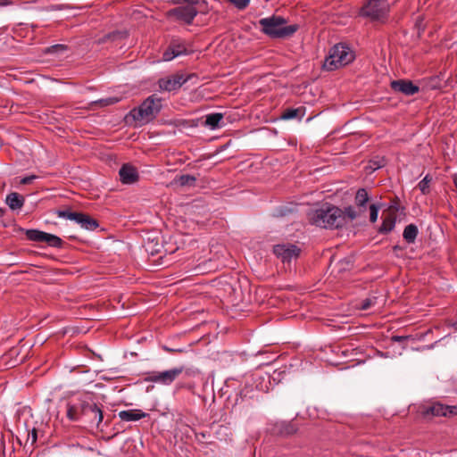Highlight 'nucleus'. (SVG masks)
<instances>
[{
    "label": "nucleus",
    "instance_id": "obj_21",
    "mask_svg": "<svg viewBox=\"0 0 457 457\" xmlns=\"http://www.w3.org/2000/svg\"><path fill=\"white\" fill-rule=\"evenodd\" d=\"M42 54H59V55L65 54L66 56H69L71 54L69 53V46L64 45V44H56V45H53L48 47H45L44 49H42Z\"/></svg>",
    "mask_w": 457,
    "mask_h": 457
},
{
    "label": "nucleus",
    "instance_id": "obj_26",
    "mask_svg": "<svg viewBox=\"0 0 457 457\" xmlns=\"http://www.w3.org/2000/svg\"><path fill=\"white\" fill-rule=\"evenodd\" d=\"M222 118V114L219 112L208 114L205 116L204 124L211 128L212 129H215L219 128V124Z\"/></svg>",
    "mask_w": 457,
    "mask_h": 457
},
{
    "label": "nucleus",
    "instance_id": "obj_34",
    "mask_svg": "<svg viewBox=\"0 0 457 457\" xmlns=\"http://www.w3.org/2000/svg\"><path fill=\"white\" fill-rule=\"evenodd\" d=\"M120 99L118 97H107L99 100L101 106H108L118 103Z\"/></svg>",
    "mask_w": 457,
    "mask_h": 457
},
{
    "label": "nucleus",
    "instance_id": "obj_12",
    "mask_svg": "<svg viewBox=\"0 0 457 457\" xmlns=\"http://www.w3.org/2000/svg\"><path fill=\"white\" fill-rule=\"evenodd\" d=\"M423 413L425 415H432L437 417H453L457 415V405L443 404L439 402L432 403L427 407Z\"/></svg>",
    "mask_w": 457,
    "mask_h": 457
},
{
    "label": "nucleus",
    "instance_id": "obj_18",
    "mask_svg": "<svg viewBox=\"0 0 457 457\" xmlns=\"http://www.w3.org/2000/svg\"><path fill=\"white\" fill-rule=\"evenodd\" d=\"M353 59H324L322 69L332 71L348 65Z\"/></svg>",
    "mask_w": 457,
    "mask_h": 457
},
{
    "label": "nucleus",
    "instance_id": "obj_19",
    "mask_svg": "<svg viewBox=\"0 0 457 457\" xmlns=\"http://www.w3.org/2000/svg\"><path fill=\"white\" fill-rule=\"evenodd\" d=\"M305 115V107L287 108L281 113L282 120H301Z\"/></svg>",
    "mask_w": 457,
    "mask_h": 457
},
{
    "label": "nucleus",
    "instance_id": "obj_5",
    "mask_svg": "<svg viewBox=\"0 0 457 457\" xmlns=\"http://www.w3.org/2000/svg\"><path fill=\"white\" fill-rule=\"evenodd\" d=\"M161 110L162 99L155 95H151L138 107L133 108L129 115L134 120L148 123L156 118Z\"/></svg>",
    "mask_w": 457,
    "mask_h": 457
},
{
    "label": "nucleus",
    "instance_id": "obj_3",
    "mask_svg": "<svg viewBox=\"0 0 457 457\" xmlns=\"http://www.w3.org/2000/svg\"><path fill=\"white\" fill-rule=\"evenodd\" d=\"M370 199V197L367 189L359 188L354 196V204L345 207L344 209L347 221H353L356 219L365 217ZM380 208V203H374L369 205L370 221L371 223L377 221Z\"/></svg>",
    "mask_w": 457,
    "mask_h": 457
},
{
    "label": "nucleus",
    "instance_id": "obj_24",
    "mask_svg": "<svg viewBox=\"0 0 457 457\" xmlns=\"http://www.w3.org/2000/svg\"><path fill=\"white\" fill-rule=\"evenodd\" d=\"M395 226V218L394 216H387L383 219L381 226L378 228L379 234H388L391 232Z\"/></svg>",
    "mask_w": 457,
    "mask_h": 457
},
{
    "label": "nucleus",
    "instance_id": "obj_40",
    "mask_svg": "<svg viewBox=\"0 0 457 457\" xmlns=\"http://www.w3.org/2000/svg\"><path fill=\"white\" fill-rule=\"evenodd\" d=\"M0 453H5V446H4V441L3 438V435L0 432Z\"/></svg>",
    "mask_w": 457,
    "mask_h": 457
},
{
    "label": "nucleus",
    "instance_id": "obj_43",
    "mask_svg": "<svg viewBox=\"0 0 457 457\" xmlns=\"http://www.w3.org/2000/svg\"><path fill=\"white\" fill-rule=\"evenodd\" d=\"M402 339H403V337H399V336H395V337H393V340H394V341H396V342H400Z\"/></svg>",
    "mask_w": 457,
    "mask_h": 457
},
{
    "label": "nucleus",
    "instance_id": "obj_7",
    "mask_svg": "<svg viewBox=\"0 0 457 457\" xmlns=\"http://www.w3.org/2000/svg\"><path fill=\"white\" fill-rule=\"evenodd\" d=\"M196 78L197 76L195 73L186 75L178 72L159 79L157 85L161 92H177L186 82Z\"/></svg>",
    "mask_w": 457,
    "mask_h": 457
},
{
    "label": "nucleus",
    "instance_id": "obj_30",
    "mask_svg": "<svg viewBox=\"0 0 457 457\" xmlns=\"http://www.w3.org/2000/svg\"><path fill=\"white\" fill-rule=\"evenodd\" d=\"M24 427L26 428V432H27V441H26V444L28 442H30V445H33L36 442H37V431L35 428H32L31 429H29L27 428V424L24 423Z\"/></svg>",
    "mask_w": 457,
    "mask_h": 457
},
{
    "label": "nucleus",
    "instance_id": "obj_27",
    "mask_svg": "<svg viewBox=\"0 0 457 457\" xmlns=\"http://www.w3.org/2000/svg\"><path fill=\"white\" fill-rule=\"evenodd\" d=\"M79 225L81 226V228L88 230H95L96 228L99 227L98 221L87 214H84V217L81 220Z\"/></svg>",
    "mask_w": 457,
    "mask_h": 457
},
{
    "label": "nucleus",
    "instance_id": "obj_22",
    "mask_svg": "<svg viewBox=\"0 0 457 457\" xmlns=\"http://www.w3.org/2000/svg\"><path fill=\"white\" fill-rule=\"evenodd\" d=\"M22 232L25 233L26 238L29 241L37 242V243H42L45 239V237L46 235V232L39 230V229H21Z\"/></svg>",
    "mask_w": 457,
    "mask_h": 457
},
{
    "label": "nucleus",
    "instance_id": "obj_37",
    "mask_svg": "<svg viewBox=\"0 0 457 457\" xmlns=\"http://www.w3.org/2000/svg\"><path fill=\"white\" fill-rule=\"evenodd\" d=\"M85 213L82 212H73V217L71 220H74L78 224H80L81 220L83 219Z\"/></svg>",
    "mask_w": 457,
    "mask_h": 457
},
{
    "label": "nucleus",
    "instance_id": "obj_42",
    "mask_svg": "<svg viewBox=\"0 0 457 457\" xmlns=\"http://www.w3.org/2000/svg\"><path fill=\"white\" fill-rule=\"evenodd\" d=\"M382 166H383V163H378V162H375V166H371V165H370V167H371L373 170H377V169H378V168H380V167H382Z\"/></svg>",
    "mask_w": 457,
    "mask_h": 457
},
{
    "label": "nucleus",
    "instance_id": "obj_6",
    "mask_svg": "<svg viewBox=\"0 0 457 457\" xmlns=\"http://www.w3.org/2000/svg\"><path fill=\"white\" fill-rule=\"evenodd\" d=\"M388 0H368L360 9L359 15L370 21H384L389 12Z\"/></svg>",
    "mask_w": 457,
    "mask_h": 457
},
{
    "label": "nucleus",
    "instance_id": "obj_13",
    "mask_svg": "<svg viewBox=\"0 0 457 457\" xmlns=\"http://www.w3.org/2000/svg\"><path fill=\"white\" fill-rule=\"evenodd\" d=\"M390 86L394 91L400 92L408 96L415 95L420 90L418 86L406 79L393 80Z\"/></svg>",
    "mask_w": 457,
    "mask_h": 457
},
{
    "label": "nucleus",
    "instance_id": "obj_39",
    "mask_svg": "<svg viewBox=\"0 0 457 457\" xmlns=\"http://www.w3.org/2000/svg\"><path fill=\"white\" fill-rule=\"evenodd\" d=\"M296 431V428L292 424H287L285 427L284 433L287 435L294 434Z\"/></svg>",
    "mask_w": 457,
    "mask_h": 457
},
{
    "label": "nucleus",
    "instance_id": "obj_29",
    "mask_svg": "<svg viewBox=\"0 0 457 457\" xmlns=\"http://www.w3.org/2000/svg\"><path fill=\"white\" fill-rule=\"evenodd\" d=\"M431 182V178L429 175H426L418 184V187L423 195H427L428 193L429 183Z\"/></svg>",
    "mask_w": 457,
    "mask_h": 457
},
{
    "label": "nucleus",
    "instance_id": "obj_1",
    "mask_svg": "<svg viewBox=\"0 0 457 457\" xmlns=\"http://www.w3.org/2000/svg\"><path fill=\"white\" fill-rule=\"evenodd\" d=\"M102 407L91 395H83L68 401L66 416L70 420L80 422L87 427L99 428L104 419Z\"/></svg>",
    "mask_w": 457,
    "mask_h": 457
},
{
    "label": "nucleus",
    "instance_id": "obj_23",
    "mask_svg": "<svg viewBox=\"0 0 457 457\" xmlns=\"http://www.w3.org/2000/svg\"><path fill=\"white\" fill-rule=\"evenodd\" d=\"M418 233V227L414 224H409L403 229V237L408 244H413Z\"/></svg>",
    "mask_w": 457,
    "mask_h": 457
},
{
    "label": "nucleus",
    "instance_id": "obj_11",
    "mask_svg": "<svg viewBox=\"0 0 457 457\" xmlns=\"http://www.w3.org/2000/svg\"><path fill=\"white\" fill-rule=\"evenodd\" d=\"M300 248L293 244L276 245L273 247L274 254L283 262H290L300 254Z\"/></svg>",
    "mask_w": 457,
    "mask_h": 457
},
{
    "label": "nucleus",
    "instance_id": "obj_46",
    "mask_svg": "<svg viewBox=\"0 0 457 457\" xmlns=\"http://www.w3.org/2000/svg\"><path fill=\"white\" fill-rule=\"evenodd\" d=\"M394 249H395V250H396V249H400V247H399L398 245H395V246L394 247Z\"/></svg>",
    "mask_w": 457,
    "mask_h": 457
},
{
    "label": "nucleus",
    "instance_id": "obj_35",
    "mask_svg": "<svg viewBox=\"0 0 457 457\" xmlns=\"http://www.w3.org/2000/svg\"><path fill=\"white\" fill-rule=\"evenodd\" d=\"M239 295L236 288H232V292H230V303H232L234 306L237 305V303H234L235 301H241V295Z\"/></svg>",
    "mask_w": 457,
    "mask_h": 457
},
{
    "label": "nucleus",
    "instance_id": "obj_25",
    "mask_svg": "<svg viewBox=\"0 0 457 457\" xmlns=\"http://www.w3.org/2000/svg\"><path fill=\"white\" fill-rule=\"evenodd\" d=\"M43 242L46 243L48 246L58 249L63 248V245L65 244L61 237L47 232Z\"/></svg>",
    "mask_w": 457,
    "mask_h": 457
},
{
    "label": "nucleus",
    "instance_id": "obj_17",
    "mask_svg": "<svg viewBox=\"0 0 457 457\" xmlns=\"http://www.w3.org/2000/svg\"><path fill=\"white\" fill-rule=\"evenodd\" d=\"M128 31L127 30H113L112 32H109L105 34L103 37L98 39L99 44H104L106 42H112V43H119L125 38L128 37Z\"/></svg>",
    "mask_w": 457,
    "mask_h": 457
},
{
    "label": "nucleus",
    "instance_id": "obj_20",
    "mask_svg": "<svg viewBox=\"0 0 457 457\" xmlns=\"http://www.w3.org/2000/svg\"><path fill=\"white\" fill-rule=\"evenodd\" d=\"M5 202L11 210H19L24 205L25 198L19 193L12 192L7 195Z\"/></svg>",
    "mask_w": 457,
    "mask_h": 457
},
{
    "label": "nucleus",
    "instance_id": "obj_9",
    "mask_svg": "<svg viewBox=\"0 0 457 457\" xmlns=\"http://www.w3.org/2000/svg\"><path fill=\"white\" fill-rule=\"evenodd\" d=\"M195 4H200V2L195 1L187 5L172 8L167 12V17L190 24L198 12Z\"/></svg>",
    "mask_w": 457,
    "mask_h": 457
},
{
    "label": "nucleus",
    "instance_id": "obj_2",
    "mask_svg": "<svg viewBox=\"0 0 457 457\" xmlns=\"http://www.w3.org/2000/svg\"><path fill=\"white\" fill-rule=\"evenodd\" d=\"M311 224L323 228H338L348 221L344 210L331 204H323L308 213Z\"/></svg>",
    "mask_w": 457,
    "mask_h": 457
},
{
    "label": "nucleus",
    "instance_id": "obj_4",
    "mask_svg": "<svg viewBox=\"0 0 457 457\" xmlns=\"http://www.w3.org/2000/svg\"><path fill=\"white\" fill-rule=\"evenodd\" d=\"M260 30L274 39L291 37L298 29V24H287V20L279 15H271L259 21Z\"/></svg>",
    "mask_w": 457,
    "mask_h": 457
},
{
    "label": "nucleus",
    "instance_id": "obj_45",
    "mask_svg": "<svg viewBox=\"0 0 457 457\" xmlns=\"http://www.w3.org/2000/svg\"><path fill=\"white\" fill-rule=\"evenodd\" d=\"M228 45V42L224 43V48H227Z\"/></svg>",
    "mask_w": 457,
    "mask_h": 457
},
{
    "label": "nucleus",
    "instance_id": "obj_32",
    "mask_svg": "<svg viewBox=\"0 0 457 457\" xmlns=\"http://www.w3.org/2000/svg\"><path fill=\"white\" fill-rule=\"evenodd\" d=\"M249 4L250 0H230V4H233L239 11L246 9Z\"/></svg>",
    "mask_w": 457,
    "mask_h": 457
},
{
    "label": "nucleus",
    "instance_id": "obj_41",
    "mask_svg": "<svg viewBox=\"0 0 457 457\" xmlns=\"http://www.w3.org/2000/svg\"><path fill=\"white\" fill-rule=\"evenodd\" d=\"M12 0H0V6H6L12 4Z\"/></svg>",
    "mask_w": 457,
    "mask_h": 457
},
{
    "label": "nucleus",
    "instance_id": "obj_8",
    "mask_svg": "<svg viewBox=\"0 0 457 457\" xmlns=\"http://www.w3.org/2000/svg\"><path fill=\"white\" fill-rule=\"evenodd\" d=\"M185 368L183 366L175 367L164 371H151L146 373L145 382H154L163 386L171 385L177 378L182 374Z\"/></svg>",
    "mask_w": 457,
    "mask_h": 457
},
{
    "label": "nucleus",
    "instance_id": "obj_48",
    "mask_svg": "<svg viewBox=\"0 0 457 457\" xmlns=\"http://www.w3.org/2000/svg\"><path fill=\"white\" fill-rule=\"evenodd\" d=\"M164 61H170V58H167V59H163Z\"/></svg>",
    "mask_w": 457,
    "mask_h": 457
},
{
    "label": "nucleus",
    "instance_id": "obj_38",
    "mask_svg": "<svg viewBox=\"0 0 457 457\" xmlns=\"http://www.w3.org/2000/svg\"><path fill=\"white\" fill-rule=\"evenodd\" d=\"M253 391L252 386H245L244 389L239 392L241 397H246L249 393Z\"/></svg>",
    "mask_w": 457,
    "mask_h": 457
},
{
    "label": "nucleus",
    "instance_id": "obj_44",
    "mask_svg": "<svg viewBox=\"0 0 457 457\" xmlns=\"http://www.w3.org/2000/svg\"><path fill=\"white\" fill-rule=\"evenodd\" d=\"M4 210L3 208H0V216H3L4 213Z\"/></svg>",
    "mask_w": 457,
    "mask_h": 457
},
{
    "label": "nucleus",
    "instance_id": "obj_14",
    "mask_svg": "<svg viewBox=\"0 0 457 457\" xmlns=\"http://www.w3.org/2000/svg\"><path fill=\"white\" fill-rule=\"evenodd\" d=\"M120 179L122 184H133L139 179L137 169L130 164H123L119 170Z\"/></svg>",
    "mask_w": 457,
    "mask_h": 457
},
{
    "label": "nucleus",
    "instance_id": "obj_28",
    "mask_svg": "<svg viewBox=\"0 0 457 457\" xmlns=\"http://www.w3.org/2000/svg\"><path fill=\"white\" fill-rule=\"evenodd\" d=\"M175 181L181 187H193L195 184L196 178L193 175L184 174L175 179Z\"/></svg>",
    "mask_w": 457,
    "mask_h": 457
},
{
    "label": "nucleus",
    "instance_id": "obj_49",
    "mask_svg": "<svg viewBox=\"0 0 457 457\" xmlns=\"http://www.w3.org/2000/svg\"><path fill=\"white\" fill-rule=\"evenodd\" d=\"M453 326L457 328V322H456V323H454V324H453Z\"/></svg>",
    "mask_w": 457,
    "mask_h": 457
},
{
    "label": "nucleus",
    "instance_id": "obj_36",
    "mask_svg": "<svg viewBox=\"0 0 457 457\" xmlns=\"http://www.w3.org/2000/svg\"><path fill=\"white\" fill-rule=\"evenodd\" d=\"M37 177L36 175H29L22 178L20 181L21 185L31 184Z\"/></svg>",
    "mask_w": 457,
    "mask_h": 457
},
{
    "label": "nucleus",
    "instance_id": "obj_16",
    "mask_svg": "<svg viewBox=\"0 0 457 457\" xmlns=\"http://www.w3.org/2000/svg\"><path fill=\"white\" fill-rule=\"evenodd\" d=\"M348 55L351 57L355 56L353 51L347 44L338 43L330 49L329 55L328 57H347Z\"/></svg>",
    "mask_w": 457,
    "mask_h": 457
},
{
    "label": "nucleus",
    "instance_id": "obj_15",
    "mask_svg": "<svg viewBox=\"0 0 457 457\" xmlns=\"http://www.w3.org/2000/svg\"><path fill=\"white\" fill-rule=\"evenodd\" d=\"M119 418L122 421H137L143 418H145L148 416V413L142 411L139 409H129L125 411H120L118 413Z\"/></svg>",
    "mask_w": 457,
    "mask_h": 457
},
{
    "label": "nucleus",
    "instance_id": "obj_33",
    "mask_svg": "<svg viewBox=\"0 0 457 457\" xmlns=\"http://www.w3.org/2000/svg\"><path fill=\"white\" fill-rule=\"evenodd\" d=\"M55 214L59 218H62V219H66V220H70L73 217V212H71L69 209H66V210H56L55 211Z\"/></svg>",
    "mask_w": 457,
    "mask_h": 457
},
{
    "label": "nucleus",
    "instance_id": "obj_10",
    "mask_svg": "<svg viewBox=\"0 0 457 457\" xmlns=\"http://www.w3.org/2000/svg\"><path fill=\"white\" fill-rule=\"evenodd\" d=\"M195 50L190 45L179 39H172L163 53V57H179V55H192Z\"/></svg>",
    "mask_w": 457,
    "mask_h": 457
},
{
    "label": "nucleus",
    "instance_id": "obj_31",
    "mask_svg": "<svg viewBox=\"0 0 457 457\" xmlns=\"http://www.w3.org/2000/svg\"><path fill=\"white\" fill-rule=\"evenodd\" d=\"M376 303H377V297L370 296L361 301L360 308L363 311H367V310L370 309L372 306H374L376 304Z\"/></svg>",
    "mask_w": 457,
    "mask_h": 457
},
{
    "label": "nucleus",
    "instance_id": "obj_47",
    "mask_svg": "<svg viewBox=\"0 0 457 457\" xmlns=\"http://www.w3.org/2000/svg\"><path fill=\"white\" fill-rule=\"evenodd\" d=\"M166 350L169 351V352H172L173 351L172 349H168V348H166Z\"/></svg>",
    "mask_w": 457,
    "mask_h": 457
}]
</instances>
